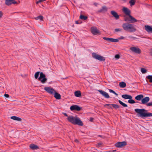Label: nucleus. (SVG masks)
<instances>
[{
    "label": "nucleus",
    "instance_id": "obj_1",
    "mask_svg": "<svg viewBox=\"0 0 152 152\" xmlns=\"http://www.w3.org/2000/svg\"><path fill=\"white\" fill-rule=\"evenodd\" d=\"M134 111L142 118L152 116V113H148V111L145 109H135Z\"/></svg>",
    "mask_w": 152,
    "mask_h": 152
},
{
    "label": "nucleus",
    "instance_id": "obj_2",
    "mask_svg": "<svg viewBox=\"0 0 152 152\" xmlns=\"http://www.w3.org/2000/svg\"><path fill=\"white\" fill-rule=\"evenodd\" d=\"M67 119L69 121L74 124H77L81 126L83 125L82 121L77 116L74 117L72 116H68Z\"/></svg>",
    "mask_w": 152,
    "mask_h": 152
},
{
    "label": "nucleus",
    "instance_id": "obj_3",
    "mask_svg": "<svg viewBox=\"0 0 152 152\" xmlns=\"http://www.w3.org/2000/svg\"><path fill=\"white\" fill-rule=\"evenodd\" d=\"M123 29L129 32H133L136 31V29L134 26L132 24L124 23L122 25Z\"/></svg>",
    "mask_w": 152,
    "mask_h": 152
},
{
    "label": "nucleus",
    "instance_id": "obj_4",
    "mask_svg": "<svg viewBox=\"0 0 152 152\" xmlns=\"http://www.w3.org/2000/svg\"><path fill=\"white\" fill-rule=\"evenodd\" d=\"M103 39L106 41H110L111 42H118L119 40L124 39L125 37H121L119 38L118 39H114L112 38L103 37Z\"/></svg>",
    "mask_w": 152,
    "mask_h": 152
},
{
    "label": "nucleus",
    "instance_id": "obj_5",
    "mask_svg": "<svg viewBox=\"0 0 152 152\" xmlns=\"http://www.w3.org/2000/svg\"><path fill=\"white\" fill-rule=\"evenodd\" d=\"M92 56L93 57L96 59L100 61H104L105 60V59L104 57L97 54L96 53H92Z\"/></svg>",
    "mask_w": 152,
    "mask_h": 152
},
{
    "label": "nucleus",
    "instance_id": "obj_6",
    "mask_svg": "<svg viewBox=\"0 0 152 152\" xmlns=\"http://www.w3.org/2000/svg\"><path fill=\"white\" fill-rule=\"evenodd\" d=\"M40 77L38 79V80L42 83H45L47 80V79L45 77V75L42 72L40 73Z\"/></svg>",
    "mask_w": 152,
    "mask_h": 152
},
{
    "label": "nucleus",
    "instance_id": "obj_7",
    "mask_svg": "<svg viewBox=\"0 0 152 152\" xmlns=\"http://www.w3.org/2000/svg\"><path fill=\"white\" fill-rule=\"evenodd\" d=\"M125 21H129L131 23H133L137 21V20L133 17L131 15H129V17H126L125 19Z\"/></svg>",
    "mask_w": 152,
    "mask_h": 152
},
{
    "label": "nucleus",
    "instance_id": "obj_8",
    "mask_svg": "<svg viewBox=\"0 0 152 152\" xmlns=\"http://www.w3.org/2000/svg\"><path fill=\"white\" fill-rule=\"evenodd\" d=\"M130 49L132 52L137 54H140L141 52L140 49L137 47H132L130 48Z\"/></svg>",
    "mask_w": 152,
    "mask_h": 152
},
{
    "label": "nucleus",
    "instance_id": "obj_9",
    "mask_svg": "<svg viewBox=\"0 0 152 152\" xmlns=\"http://www.w3.org/2000/svg\"><path fill=\"white\" fill-rule=\"evenodd\" d=\"M44 90L46 91L48 93L52 95L55 92V90L53 88L50 87H45Z\"/></svg>",
    "mask_w": 152,
    "mask_h": 152
},
{
    "label": "nucleus",
    "instance_id": "obj_10",
    "mask_svg": "<svg viewBox=\"0 0 152 152\" xmlns=\"http://www.w3.org/2000/svg\"><path fill=\"white\" fill-rule=\"evenodd\" d=\"M91 30V33L94 35H98L100 33V31L95 27H92Z\"/></svg>",
    "mask_w": 152,
    "mask_h": 152
},
{
    "label": "nucleus",
    "instance_id": "obj_11",
    "mask_svg": "<svg viewBox=\"0 0 152 152\" xmlns=\"http://www.w3.org/2000/svg\"><path fill=\"white\" fill-rule=\"evenodd\" d=\"M126 145V142H118L115 144V146L117 148H122Z\"/></svg>",
    "mask_w": 152,
    "mask_h": 152
},
{
    "label": "nucleus",
    "instance_id": "obj_12",
    "mask_svg": "<svg viewBox=\"0 0 152 152\" xmlns=\"http://www.w3.org/2000/svg\"><path fill=\"white\" fill-rule=\"evenodd\" d=\"M70 109L72 111L75 110L80 111L81 109V108L76 105H74L70 107Z\"/></svg>",
    "mask_w": 152,
    "mask_h": 152
},
{
    "label": "nucleus",
    "instance_id": "obj_13",
    "mask_svg": "<svg viewBox=\"0 0 152 152\" xmlns=\"http://www.w3.org/2000/svg\"><path fill=\"white\" fill-rule=\"evenodd\" d=\"M5 4L8 6L12 4H17V2L15 1V0H5Z\"/></svg>",
    "mask_w": 152,
    "mask_h": 152
},
{
    "label": "nucleus",
    "instance_id": "obj_14",
    "mask_svg": "<svg viewBox=\"0 0 152 152\" xmlns=\"http://www.w3.org/2000/svg\"><path fill=\"white\" fill-rule=\"evenodd\" d=\"M98 91L105 98H110V96L106 92L102 90H99Z\"/></svg>",
    "mask_w": 152,
    "mask_h": 152
},
{
    "label": "nucleus",
    "instance_id": "obj_15",
    "mask_svg": "<svg viewBox=\"0 0 152 152\" xmlns=\"http://www.w3.org/2000/svg\"><path fill=\"white\" fill-rule=\"evenodd\" d=\"M150 100V98L148 97H145L143 98L141 100V103L143 104H145L148 103V102Z\"/></svg>",
    "mask_w": 152,
    "mask_h": 152
},
{
    "label": "nucleus",
    "instance_id": "obj_16",
    "mask_svg": "<svg viewBox=\"0 0 152 152\" xmlns=\"http://www.w3.org/2000/svg\"><path fill=\"white\" fill-rule=\"evenodd\" d=\"M123 11L126 15L129 16L130 15V11L128 8L124 7L123 9Z\"/></svg>",
    "mask_w": 152,
    "mask_h": 152
},
{
    "label": "nucleus",
    "instance_id": "obj_17",
    "mask_svg": "<svg viewBox=\"0 0 152 152\" xmlns=\"http://www.w3.org/2000/svg\"><path fill=\"white\" fill-rule=\"evenodd\" d=\"M145 30L148 33H152V27L149 26H145Z\"/></svg>",
    "mask_w": 152,
    "mask_h": 152
},
{
    "label": "nucleus",
    "instance_id": "obj_18",
    "mask_svg": "<svg viewBox=\"0 0 152 152\" xmlns=\"http://www.w3.org/2000/svg\"><path fill=\"white\" fill-rule=\"evenodd\" d=\"M111 13L114 17L116 19H118L119 18V16L117 13L114 11H112Z\"/></svg>",
    "mask_w": 152,
    "mask_h": 152
},
{
    "label": "nucleus",
    "instance_id": "obj_19",
    "mask_svg": "<svg viewBox=\"0 0 152 152\" xmlns=\"http://www.w3.org/2000/svg\"><path fill=\"white\" fill-rule=\"evenodd\" d=\"M122 97L125 99H131L132 98L131 96L128 94H123L122 95Z\"/></svg>",
    "mask_w": 152,
    "mask_h": 152
},
{
    "label": "nucleus",
    "instance_id": "obj_20",
    "mask_svg": "<svg viewBox=\"0 0 152 152\" xmlns=\"http://www.w3.org/2000/svg\"><path fill=\"white\" fill-rule=\"evenodd\" d=\"M143 97L144 96L142 94H140L136 96L135 98L137 100L140 101L141 100H142Z\"/></svg>",
    "mask_w": 152,
    "mask_h": 152
},
{
    "label": "nucleus",
    "instance_id": "obj_21",
    "mask_svg": "<svg viewBox=\"0 0 152 152\" xmlns=\"http://www.w3.org/2000/svg\"><path fill=\"white\" fill-rule=\"evenodd\" d=\"M54 94V97L57 99H60L61 98V96L60 95L56 92L55 91V92L53 94Z\"/></svg>",
    "mask_w": 152,
    "mask_h": 152
},
{
    "label": "nucleus",
    "instance_id": "obj_22",
    "mask_svg": "<svg viewBox=\"0 0 152 152\" xmlns=\"http://www.w3.org/2000/svg\"><path fill=\"white\" fill-rule=\"evenodd\" d=\"M75 96L77 97H80L81 96V94L80 91H76L75 92Z\"/></svg>",
    "mask_w": 152,
    "mask_h": 152
},
{
    "label": "nucleus",
    "instance_id": "obj_23",
    "mask_svg": "<svg viewBox=\"0 0 152 152\" xmlns=\"http://www.w3.org/2000/svg\"><path fill=\"white\" fill-rule=\"evenodd\" d=\"M119 85L120 87L124 88L126 87V84L124 82H122L119 83Z\"/></svg>",
    "mask_w": 152,
    "mask_h": 152
},
{
    "label": "nucleus",
    "instance_id": "obj_24",
    "mask_svg": "<svg viewBox=\"0 0 152 152\" xmlns=\"http://www.w3.org/2000/svg\"><path fill=\"white\" fill-rule=\"evenodd\" d=\"M30 148L32 150L37 149L38 148V147L33 144H31L30 146Z\"/></svg>",
    "mask_w": 152,
    "mask_h": 152
},
{
    "label": "nucleus",
    "instance_id": "obj_25",
    "mask_svg": "<svg viewBox=\"0 0 152 152\" xmlns=\"http://www.w3.org/2000/svg\"><path fill=\"white\" fill-rule=\"evenodd\" d=\"M11 118L14 120H17L18 121H20L21 120V119L20 118L15 116L11 117Z\"/></svg>",
    "mask_w": 152,
    "mask_h": 152
},
{
    "label": "nucleus",
    "instance_id": "obj_26",
    "mask_svg": "<svg viewBox=\"0 0 152 152\" xmlns=\"http://www.w3.org/2000/svg\"><path fill=\"white\" fill-rule=\"evenodd\" d=\"M107 10V8L106 7H103L102 9H101L99 11V12H102L106 11Z\"/></svg>",
    "mask_w": 152,
    "mask_h": 152
},
{
    "label": "nucleus",
    "instance_id": "obj_27",
    "mask_svg": "<svg viewBox=\"0 0 152 152\" xmlns=\"http://www.w3.org/2000/svg\"><path fill=\"white\" fill-rule=\"evenodd\" d=\"M34 18L36 20H37L39 19V20H42L43 19V16H42V15H40V16H37V17H36V18Z\"/></svg>",
    "mask_w": 152,
    "mask_h": 152
},
{
    "label": "nucleus",
    "instance_id": "obj_28",
    "mask_svg": "<svg viewBox=\"0 0 152 152\" xmlns=\"http://www.w3.org/2000/svg\"><path fill=\"white\" fill-rule=\"evenodd\" d=\"M118 102L122 106H123L124 107H127V105L126 104L123 103L121 100H118Z\"/></svg>",
    "mask_w": 152,
    "mask_h": 152
},
{
    "label": "nucleus",
    "instance_id": "obj_29",
    "mask_svg": "<svg viewBox=\"0 0 152 152\" xmlns=\"http://www.w3.org/2000/svg\"><path fill=\"white\" fill-rule=\"evenodd\" d=\"M118 102L122 106H123L124 107H127V105L126 104L123 103L121 100H118Z\"/></svg>",
    "mask_w": 152,
    "mask_h": 152
},
{
    "label": "nucleus",
    "instance_id": "obj_30",
    "mask_svg": "<svg viewBox=\"0 0 152 152\" xmlns=\"http://www.w3.org/2000/svg\"><path fill=\"white\" fill-rule=\"evenodd\" d=\"M80 18L82 20H86L87 19L88 17L86 16H84L83 15H81L80 17Z\"/></svg>",
    "mask_w": 152,
    "mask_h": 152
},
{
    "label": "nucleus",
    "instance_id": "obj_31",
    "mask_svg": "<svg viewBox=\"0 0 152 152\" xmlns=\"http://www.w3.org/2000/svg\"><path fill=\"white\" fill-rule=\"evenodd\" d=\"M146 78L148 80H149V82L150 83H152V75H148Z\"/></svg>",
    "mask_w": 152,
    "mask_h": 152
},
{
    "label": "nucleus",
    "instance_id": "obj_32",
    "mask_svg": "<svg viewBox=\"0 0 152 152\" xmlns=\"http://www.w3.org/2000/svg\"><path fill=\"white\" fill-rule=\"evenodd\" d=\"M135 3V0H131L129 2V3L130 4L131 6L134 5Z\"/></svg>",
    "mask_w": 152,
    "mask_h": 152
},
{
    "label": "nucleus",
    "instance_id": "obj_33",
    "mask_svg": "<svg viewBox=\"0 0 152 152\" xmlns=\"http://www.w3.org/2000/svg\"><path fill=\"white\" fill-rule=\"evenodd\" d=\"M113 107L114 108L116 109L119 108L120 107L119 106L115 104H112Z\"/></svg>",
    "mask_w": 152,
    "mask_h": 152
},
{
    "label": "nucleus",
    "instance_id": "obj_34",
    "mask_svg": "<svg viewBox=\"0 0 152 152\" xmlns=\"http://www.w3.org/2000/svg\"><path fill=\"white\" fill-rule=\"evenodd\" d=\"M40 72H37L35 73L34 75V77L35 79H37L39 76Z\"/></svg>",
    "mask_w": 152,
    "mask_h": 152
},
{
    "label": "nucleus",
    "instance_id": "obj_35",
    "mask_svg": "<svg viewBox=\"0 0 152 152\" xmlns=\"http://www.w3.org/2000/svg\"><path fill=\"white\" fill-rule=\"evenodd\" d=\"M128 102L130 104H134L135 103V101L132 99H129L128 101Z\"/></svg>",
    "mask_w": 152,
    "mask_h": 152
},
{
    "label": "nucleus",
    "instance_id": "obj_36",
    "mask_svg": "<svg viewBox=\"0 0 152 152\" xmlns=\"http://www.w3.org/2000/svg\"><path fill=\"white\" fill-rule=\"evenodd\" d=\"M123 29L121 28H115V29L114 31L115 32H121L122 31Z\"/></svg>",
    "mask_w": 152,
    "mask_h": 152
},
{
    "label": "nucleus",
    "instance_id": "obj_37",
    "mask_svg": "<svg viewBox=\"0 0 152 152\" xmlns=\"http://www.w3.org/2000/svg\"><path fill=\"white\" fill-rule=\"evenodd\" d=\"M141 71L143 74H144L146 73L147 71L144 68H142L141 69Z\"/></svg>",
    "mask_w": 152,
    "mask_h": 152
},
{
    "label": "nucleus",
    "instance_id": "obj_38",
    "mask_svg": "<svg viewBox=\"0 0 152 152\" xmlns=\"http://www.w3.org/2000/svg\"><path fill=\"white\" fill-rule=\"evenodd\" d=\"M147 106H152V102H148L146 104Z\"/></svg>",
    "mask_w": 152,
    "mask_h": 152
},
{
    "label": "nucleus",
    "instance_id": "obj_39",
    "mask_svg": "<svg viewBox=\"0 0 152 152\" xmlns=\"http://www.w3.org/2000/svg\"><path fill=\"white\" fill-rule=\"evenodd\" d=\"M46 0H39L38 1L36 2V4H38L39 3H41L43 1H45Z\"/></svg>",
    "mask_w": 152,
    "mask_h": 152
},
{
    "label": "nucleus",
    "instance_id": "obj_40",
    "mask_svg": "<svg viewBox=\"0 0 152 152\" xmlns=\"http://www.w3.org/2000/svg\"><path fill=\"white\" fill-rule=\"evenodd\" d=\"M128 38L129 39H136L137 38L135 37H132L131 36H128Z\"/></svg>",
    "mask_w": 152,
    "mask_h": 152
},
{
    "label": "nucleus",
    "instance_id": "obj_41",
    "mask_svg": "<svg viewBox=\"0 0 152 152\" xmlns=\"http://www.w3.org/2000/svg\"><path fill=\"white\" fill-rule=\"evenodd\" d=\"M120 56L118 54H117L115 55V58H116L118 59L120 58Z\"/></svg>",
    "mask_w": 152,
    "mask_h": 152
},
{
    "label": "nucleus",
    "instance_id": "obj_42",
    "mask_svg": "<svg viewBox=\"0 0 152 152\" xmlns=\"http://www.w3.org/2000/svg\"><path fill=\"white\" fill-rule=\"evenodd\" d=\"M4 96H5V97H6L7 98H9V95L8 94H5L4 95Z\"/></svg>",
    "mask_w": 152,
    "mask_h": 152
},
{
    "label": "nucleus",
    "instance_id": "obj_43",
    "mask_svg": "<svg viewBox=\"0 0 152 152\" xmlns=\"http://www.w3.org/2000/svg\"><path fill=\"white\" fill-rule=\"evenodd\" d=\"M109 91H110V93H112L113 94V93H114V91H113V90H111V89H109Z\"/></svg>",
    "mask_w": 152,
    "mask_h": 152
},
{
    "label": "nucleus",
    "instance_id": "obj_44",
    "mask_svg": "<svg viewBox=\"0 0 152 152\" xmlns=\"http://www.w3.org/2000/svg\"><path fill=\"white\" fill-rule=\"evenodd\" d=\"M103 144V143H98V146H100L102 145Z\"/></svg>",
    "mask_w": 152,
    "mask_h": 152
},
{
    "label": "nucleus",
    "instance_id": "obj_45",
    "mask_svg": "<svg viewBox=\"0 0 152 152\" xmlns=\"http://www.w3.org/2000/svg\"><path fill=\"white\" fill-rule=\"evenodd\" d=\"M112 107H113V106H112V104H110V105H109V106L107 107V108H110L112 109Z\"/></svg>",
    "mask_w": 152,
    "mask_h": 152
},
{
    "label": "nucleus",
    "instance_id": "obj_46",
    "mask_svg": "<svg viewBox=\"0 0 152 152\" xmlns=\"http://www.w3.org/2000/svg\"><path fill=\"white\" fill-rule=\"evenodd\" d=\"M110 104H105L104 106V107H106L107 106H109L110 105Z\"/></svg>",
    "mask_w": 152,
    "mask_h": 152
},
{
    "label": "nucleus",
    "instance_id": "obj_47",
    "mask_svg": "<svg viewBox=\"0 0 152 152\" xmlns=\"http://www.w3.org/2000/svg\"><path fill=\"white\" fill-rule=\"evenodd\" d=\"M75 141L76 142H77V143H78L79 142L78 140L77 139H75Z\"/></svg>",
    "mask_w": 152,
    "mask_h": 152
},
{
    "label": "nucleus",
    "instance_id": "obj_48",
    "mask_svg": "<svg viewBox=\"0 0 152 152\" xmlns=\"http://www.w3.org/2000/svg\"><path fill=\"white\" fill-rule=\"evenodd\" d=\"M93 120V118H90V121H92Z\"/></svg>",
    "mask_w": 152,
    "mask_h": 152
},
{
    "label": "nucleus",
    "instance_id": "obj_49",
    "mask_svg": "<svg viewBox=\"0 0 152 152\" xmlns=\"http://www.w3.org/2000/svg\"><path fill=\"white\" fill-rule=\"evenodd\" d=\"M113 94H115V95L117 96L118 95V94H117L115 92H114V93H113Z\"/></svg>",
    "mask_w": 152,
    "mask_h": 152
},
{
    "label": "nucleus",
    "instance_id": "obj_50",
    "mask_svg": "<svg viewBox=\"0 0 152 152\" xmlns=\"http://www.w3.org/2000/svg\"><path fill=\"white\" fill-rule=\"evenodd\" d=\"M75 23H76V24H79V23H78V21H76Z\"/></svg>",
    "mask_w": 152,
    "mask_h": 152
},
{
    "label": "nucleus",
    "instance_id": "obj_51",
    "mask_svg": "<svg viewBox=\"0 0 152 152\" xmlns=\"http://www.w3.org/2000/svg\"><path fill=\"white\" fill-rule=\"evenodd\" d=\"M64 115L65 116H68V115H67V114H66V113H65L64 114Z\"/></svg>",
    "mask_w": 152,
    "mask_h": 152
},
{
    "label": "nucleus",
    "instance_id": "obj_52",
    "mask_svg": "<svg viewBox=\"0 0 152 152\" xmlns=\"http://www.w3.org/2000/svg\"><path fill=\"white\" fill-rule=\"evenodd\" d=\"M150 53H151V55L152 56V50H151V51L150 52Z\"/></svg>",
    "mask_w": 152,
    "mask_h": 152
},
{
    "label": "nucleus",
    "instance_id": "obj_53",
    "mask_svg": "<svg viewBox=\"0 0 152 152\" xmlns=\"http://www.w3.org/2000/svg\"><path fill=\"white\" fill-rule=\"evenodd\" d=\"M122 0L124 2H126V0Z\"/></svg>",
    "mask_w": 152,
    "mask_h": 152
}]
</instances>
